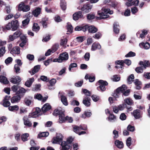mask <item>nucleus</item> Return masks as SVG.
I'll return each mask as SVG.
<instances>
[{
  "instance_id": "nucleus-1",
  "label": "nucleus",
  "mask_w": 150,
  "mask_h": 150,
  "mask_svg": "<svg viewBox=\"0 0 150 150\" xmlns=\"http://www.w3.org/2000/svg\"><path fill=\"white\" fill-rule=\"evenodd\" d=\"M113 13V12L112 11L110 10L108 8L103 7L101 10L98 11V14L99 16L97 17V18L98 20L105 19L109 17V15L107 14L108 13L112 14Z\"/></svg>"
},
{
  "instance_id": "nucleus-2",
  "label": "nucleus",
  "mask_w": 150,
  "mask_h": 150,
  "mask_svg": "<svg viewBox=\"0 0 150 150\" xmlns=\"http://www.w3.org/2000/svg\"><path fill=\"white\" fill-rule=\"evenodd\" d=\"M139 64L141 66L137 67L135 69L136 71L138 73H142L143 72L144 69H146V67L149 66V61H140Z\"/></svg>"
},
{
  "instance_id": "nucleus-3",
  "label": "nucleus",
  "mask_w": 150,
  "mask_h": 150,
  "mask_svg": "<svg viewBox=\"0 0 150 150\" xmlns=\"http://www.w3.org/2000/svg\"><path fill=\"white\" fill-rule=\"evenodd\" d=\"M30 9V6L28 5H25L23 2H21L18 5V10L19 11L26 12L28 11Z\"/></svg>"
},
{
  "instance_id": "nucleus-4",
  "label": "nucleus",
  "mask_w": 150,
  "mask_h": 150,
  "mask_svg": "<svg viewBox=\"0 0 150 150\" xmlns=\"http://www.w3.org/2000/svg\"><path fill=\"white\" fill-rule=\"evenodd\" d=\"M63 136L60 133L57 134L56 137H53L52 141V142L53 144H60L63 141Z\"/></svg>"
},
{
  "instance_id": "nucleus-5",
  "label": "nucleus",
  "mask_w": 150,
  "mask_h": 150,
  "mask_svg": "<svg viewBox=\"0 0 150 150\" xmlns=\"http://www.w3.org/2000/svg\"><path fill=\"white\" fill-rule=\"evenodd\" d=\"M99 83V86L97 88V89H98L99 88L100 90L102 91H104L106 90L105 86H107L108 84V83L106 81H104L103 80H99L98 81Z\"/></svg>"
},
{
  "instance_id": "nucleus-6",
  "label": "nucleus",
  "mask_w": 150,
  "mask_h": 150,
  "mask_svg": "<svg viewBox=\"0 0 150 150\" xmlns=\"http://www.w3.org/2000/svg\"><path fill=\"white\" fill-rule=\"evenodd\" d=\"M92 6L88 4L84 5L81 8V10L84 13H87L90 12L92 8Z\"/></svg>"
},
{
  "instance_id": "nucleus-7",
  "label": "nucleus",
  "mask_w": 150,
  "mask_h": 150,
  "mask_svg": "<svg viewBox=\"0 0 150 150\" xmlns=\"http://www.w3.org/2000/svg\"><path fill=\"white\" fill-rule=\"evenodd\" d=\"M87 129V127L86 126L83 127L82 126H78L75 125L73 127L74 131L77 134H78L79 131L81 130H86Z\"/></svg>"
},
{
  "instance_id": "nucleus-8",
  "label": "nucleus",
  "mask_w": 150,
  "mask_h": 150,
  "mask_svg": "<svg viewBox=\"0 0 150 150\" xmlns=\"http://www.w3.org/2000/svg\"><path fill=\"white\" fill-rule=\"evenodd\" d=\"M128 1L126 3V5L129 7L132 5L137 6L138 5L139 1V0H127Z\"/></svg>"
},
{
  "instance_id": "nucleus-9",
  "label": "nucleus",
  "mask_w": 150,
  "mask_h": 150,
  "mask_svg": "<svg viewBox=\"0 0 150 150\" xmlns=\"http://www.w3.org/2000/svg\"><path fill=\"white\" fill-rule=\"evenodd\" d=\"M73 18L75 21L77 20L79 18H83L82 12L79 11L75 13L73 15Z\"/></svg>"
},
{
  "instance_id": "nucleus-10",
  "label": "nucleus",
  "mask_w": 150,
  "mask_h": 150,
  "mask_svg": "<svg viewBox=\"0 0 150 150\" xmlns=\"http://www.w3.org/2000/svg\"><path fill=\"white\" fill-rule=\"evenodd\" d=\"M59 57L60 60H61V62H62L68 59L69 55L68 53L65 52L60 54Z\"/></svg>"
},
{
  "instance_id": "nucleus-11",
  "label": "nucleus",
  "mask_w": 150,
  "mask_h": 150,
  "mask_svg": "<svg viewBox=\"0 0 150 150\" xmlns=\"http://www.w3.org/2000/svg\"><path fill=\"white\" fill-rule=\"evenodd\" d=\"M61 143V146L62 147V148H60V150H66L69 149L71 146L70 144H69L68 143L65 141H63Z\"/></svg>"
},
{
  "instance_id": "nucleus-12",
  "label": "nucleus",
  "mask_w": 150,
  "mask_h": 150,
  "mask_svg": "<svg viewBox=\"0 0 150 150\" xmlns=\"http://www.w3.org/2000/svg\"><path fill=\"white\" fill-rule=\"evenodd\" d=\"M33 98L30 96L25 97L24 100L25 104L27 106H29L33 102Z\"/></svg>"
},
{
  "instance_id": "nucleus-13",
  "label": "nucleus",
  "mask_w": 150,
  "mask_h": 150,
  "mask_svg": "<svg viewBox=\"0 0 150 150\" xmlns=\"http://www.w3.org/2000/svg\"><path fill=\"white\" fill-rule=\"evenodd\" d=\"M10 23L12 27V31H14L16 30L19 25L18 21L16 20H13Z\"/></svg>"
},
{
  "instance_id": "nucleus-14",
  "label": "nucleus",
  "mask_w": 150,
  "mask_h": 150,
  "mask_svg": "<svg viewBox=\"0 0 150 150\" xmlns=\"http://www.w3.org/2000/svg\"><path fill=\"white\" fill-rule=\"evenodd\" d=\"M23 121L24 124L28 127H31L32 126V123L28 120L27 116H25L23 117Z\"/></svg>"
},
{
  "instance_id": "nucleus-15",
  "label": "nucleus",
  "mask_w": 150,
  "mask_h": 150,
  "mask_svg": "<svg viewBox=\"0 0 150 150\" xmlns=\"http://www.w3.org/2000/svg\"><path fill=\"white\" fill-rule=\"evenodd\" d=\"M133 115L134 117L136 119H139L142 117L140 111L138 109L135 110L133 111Z\"/></svg>"
},
{
  "instance_id": "nucleus-16",
  "label": "nucleus",
  "mask_w": 150,
  "mask_h": 150,
  "mask_svg": "<svg viewBox=\"0 0 150 150\" xmlns=\"http://www.w3.org/2000/svg\"><path fill=\"white\" fill-rule=\"evenodd\" d=\"M21 81V78L18 76H16L15 77L11 78L10 81L11 83L16 84L20 82Z\"/></svg>"
},
{
  "instance_id": "nucleus-17",
  "label": "nucleus",
  "mask_w": 150,
  "mask_h": 150,
  "mask_svg": "<svg viewBox=\"0 0 150 150\" xmlns=\"http://www.w3.org/2000/svg\"><path fill=\"white\" fill-rule=\"evenodd\" d=\"M11 53L13 54H19L20 53V48L18 47H14L11 51Z\"/></svg>"
},
{
  "instance_id": "nucleus-18",
  "label": "nucleus",
  "mask_w": 150,
  "mask_h": 150,
  "mask_svg": "<svg viewBox=\"0 0 150 150\" xmlns=\"http://www.w3.org/2000/svg\"><path fill=\"white\" fill-rule=\"evenodd\" d=\"M101 46L100 44L98 43H94L92 46L91 50L92 51H94L100 49Z\"/></svg>"
},
{
  "instance_id": "nucleus-19",
  "label": "nucleus",
  "mask_w": 150,
  "mask_h": 150,
  "mask_svg": "<svg viewBox=\"0 0 150 150\" xmlns=\"http://www.w3.org/2000/svg\"><path fill=\"white\" fill-rule=\"evenodd\" d=\"M34 81V78L33 77L29 78L25 82V85L26 86L28 87H30L32 85Z\"/></svg>"
},
{
  "instance_id": "nucleus-20",
  "label": "nucleus",
  "mask_w": 150,
  "mask_h": 150,
  "mask_svg": "<svg viewBox=\"0 0 150 150\" xmlns=\"http://www.w3.org/2000/svg\"><path fill=\"white\" fill-rule=\"evenodd\" d=\"M90 100V97H85L83 100V103L86 106L89 107L91 105Z\"/></svg>"
},
{
  "instance_id": "nucleus-21",
  "label": "nucleus",
  "mask_w": 150,
  "mask_h": 150,
  "mask_svg": "<svg viewBox=\"0 0 150 150\" xmlns=\"http://www.w3.org/2000/svg\"><path fill=\"white\" fill-rule=\"evenodd\" d=\"M51 108V106L49 103H46L42 108V110L43 112L49 110Z\"/></svg>"
},
{
  "instance_id": "nucleus-22",
  "label": "nucleus",
  "mask_w": 150,
  "mask_h": 150,
  "mask_svg": "<svg viewBox=\"0 0 150 150\" xmlns=\"http://www.w3.org/2000/svg\"><path fill=\"white\" fill-rule=\"evenodd\" d=\"M113 30L115 33L118 34L119 33V26L118 23H115L113 24Z\"/></svg>"
},
{
  "instance_id": "nucleus-23",
  "label": "nucleus",
  "mask_w": 150,
  "mask_h": 150,
  "mask_svg": "<svg viewBox=\"0 0 150 150\" xmlns=\"http://www.w3.org/2000/svg\"><path fill=\"white\" fill-rule=\"evenodd\" d=\"M115 146L119 149L122 148L124 146L123 142L118 140H117L115 142Z\"/></svg>"
},
{
  "instance_id": "nucleus-24",
  "label": "nucleus",
  "mask_w": 150,
  "mask_h": 150,
  "mask_svg": "<svg viewBox=\"0 0 150 150\" xmlns=\"http://www.w3.org/2000/svg\"><path fill=\"white\" fill-rule=\"evenodd\" d=\"M59 121L60 123H62L66 120V117H64V114L63 112L59 115Z\"/></svg>"
},
{
  "instance_id": "nucleus-25",
  "label": "nucleus",
  "mask_w": 150,
  "mask_h": 150,
  "mask_svg": "<svg viewBox=\"0 0 150 150\" xmlns=\"http://www.w3.org/2000/svg\"><path fill=\"white\" fill-rule=\"evenodd\" d=\"M139 46L141 47H143L145 49L147 50L149 48L150 45L149 43L148 42L146 43L142 42L139 44Z\"/></svg>"
},
{
  "instance_id": "nucleus-26",
  "label": "nucleus",
  "mask_w": 150,
  "mask_h": 150,
  "mask_svg": "<svg viewBox=\"0 0 150 150\" xmlns=\"http://www.w3.org/2000/svg\"><path fill=\"white\" fill-rule=\"evenodd\" d=\"M127 89V87L125 85H123L121 87L118 88L117 90L116 91L117 92L120 93H123Z\"/></svg>"
},
{
  "instance_id": "nucleus-27",
  "label": "nucleus",
  "mask_w": 150,
  "mask_h": 150,
  "mask_svg": "<svg viewBox=\"0 0 150 150\" xmlns=\"http://www.w3.org/2000/svg\"><path fill=\"white\" fill-rule=\"evenodd\" d=\"M108 120L111 122H114L117 120V117L113 114H110L108 117Z\"/></svg>"
},
{
  "instance_id": "nucleus-28",
  "label": "nucleus",
  "mask_w": 150,
  "mask_h": 150,
  "mask_svg": "<svg viewBox=\"0 0 150 150\" xmlns=\"http://www.w3.org/2000/svg\"><path fill=\"white\" fill-rule=\"evenodd\" d=\"M41 11V9L38 8L33 10L32 12V14L35 17H37L40 14Z\"/></svg>"
},
{
  "instance_id": "nucleus-29",
  "label": "nucleus",
  "mask_w": 150,
  "mask_h": 150,
  "mask_svg": "<svg viewBox=\"0 0 150 150\" xmlns=\"http://www.w3.org/2000/svg\"><path fill=\"white\" fill-rule=\"evenodd\" d=\"M21 98V97L19 95H17L13 97L11 99V103H13L17 102L20 100Z\"/></svg>"
},
{
  "instance_id": "nucleus-30",
  "label": "nucleus",
  "mask_w": 150,
  "mask_h": 150,
  "mask_svg": "<svg viewBox=\"0 0 150 150\" xmlns=\"http://www.w3.org/2000/svg\"><path fill=\"white\" fill-rule=\"evenodd\" d=\"M85 78L86 79H89V81L91 82H92L94 81L95 79V76H91L87 74L86 75L85 77Z\"/></svg>"
},
{
  "instance_id": "nucleus-31",
  "label": "nucleus",
  "mask_w": 150,
  "mask_h": 150,
  "mask_svg": "<svg viewBox=\"0 0 150 150\" xmlns=\"http://www.w3.org/2000/svg\"><path fill=\"white\" fill-rule=\"evenodd\" d=\"M0 82L4 84H8L9 83L6 77L2 76H0Z\"/></svg>"
},
{
  "instance_id": "nucleus-32",
  "label": "nucleus",
  "mask_w": 150,
  "mask_h": 150,
  "mask_svg": "<svg viewBox=\"0 0 150 150\" xmlns=\"http://www.w3.org/2000/svg\"><path fill=\"white\" fill-rule=\"evenodd\" d=\"M48 20V18H43L42 19L41 23L43 27L44 28H46L47 27V21Z\"/></svg>"
},
{
  "instance_id": "nucleus-33",
  "label": "nucleus",
  "mask_w": 150,
  "mask_h": 150,
  "mask_svg": "<svg viewBox=\"0 0 150 150\" xmlns=\"http://www.w3.org/2000/svg\"><path fill=\"white\" fill-rule=\"evenodd\" d=\"M98 30L93 25L90 26L88 29V32L91 33H94Z\"/></svg>"
},
{
  "instance_id": "nucleus-34",
  "label": "nucleus",
  "mask_w": 150,
  "mask_h": 150,
  "mask_svg": "<svg viewBox=\"0 0 150 150\" xmlns=\"http://www.w3.org/2000/svg\"><path fill=\"white\" fill-rule=\"evenodd\" d=\"M61 101L63 104L65 106H67L68 105V103L67 101L66 97L62 95L61 96Z\"/></svg>"
},
{
  "instance_id": "nucleus-35",
  "label": "nucleus",
  "mask_w": 150,
  "mask_h": 150,
  "mask_svg": "<svg viewBox=\"0 0 150 150\" xmlns=\"http://www.w3.org/2000/svg\"><path fill=\"white\" fill-rule=\"evenodd\" d=\"M60 6L62 10H64L66 8V3L65 0H62L60 1Z\"/></svg>"
},
{
  "instance_id": "nucleus-36",
  "label": "nucleus",
  "mask_w": 150,
  "mask_h": 150,
  "mask_svg": "<svg viewBox=\"0 0 150 150\" xmlns=\"http://www.w3.org/2000/svg\"><path fill=\"white\" fill-rule=\"evenodd\" d=\"M134 83L137 89L139 90L141 88L140 86L141 84V83L138 79H136L134 81Z\"/></svg>"
},
{
  "instance_id": "nucleus-37",
  "label": "nucleus",
  "mask_w": 150,
  "mask_h": 150,
  "mask_svg": "<svg viewBox=\"0 0 150 150\" xmlns=\"http://www.w3.org/2000/svg\"><path fill=\"white\" fill-rule=\"evenodd\" d=\"M8 110L11 111H17L18 110L19 107L17 105L10 106L8 107Z\"/></svg>"
},
{
  "instance_id": "nucleus-38",
  "label": "nucleus",
  "mask_w": 150,
  "mask_h": 150,
  "mask_svg": "<svg viewBox=\"0 0 150 150\" xmlns=\"http://www.w3.org/2000/svg\"><path fill=\"white\" fill-rule=\"evenodd\" d=\"M29 135L27 133L23 134L21 137V139L23 142L27 141L28 140V137Z\"/></svg>"
},
{
  "instance_id": "nucleus-39",
  "label": "nucleus",
  "mask_w": 150,
  "mask_h": 150,
  "mask_svg": "<svg viewBox=\"0 0 150 150\" xmlns=\"http://www.w3.org/2000/svg\"><path fill=\"white\" fill-rule=\"evenodd\" d=\"M67 34H69L72 33L73 30V28L71 25L70 24L68 25L67 26Z\"/></svg>"
},
{
  "instance_id": "nucleus-40",
  "label": "nucleus",
  "mask_w": 150,
  "mask_h": 150,
  "mask_svg": "<svg viewBox=\"0 0 150 150\" xmlns=\"http://www.w3.org/2000/svg\"><path fill=\"white\" fill-rule=\"evenodd\" d=\"M40 68V65H37L34 67L33 69L32 70V74L33 75L37 72L39 70Z\"/></svg>"
},
{
  "instance_id": "nucleus-41",
  "label": "nucleus",
  "mask_w": 150,
  "mask_h": 150,
  "mask_svg": "<svg viewBox=\"0 0 150 150\" xmlns=\"http://www.w3.org/2000/svg\"><path fill=\"white\" fill-rule=\"evenodd\" d=\"M40 29V27L37 23H34L33 27V30L34 31L37 32Z\"/></svg>"
},
{
  "instance_id": "nucleus-42",
  "label": "nucleus",
  "mask_w": 150,
  "mask_h": 150,
  "mask_svg": "<svg viewBox=\"0 0 150 150\" xmlns=\"http://www.w3.org/2000/svg\"><path fill=\"white\" fill-rule=\"evenodd\" d=\"M134 78V75L133 74L131 75L127 79V82L129 84H131L133 81Z\"/></svg>"
},
{
  "instance_id": "nucleus-43",
  "label": "nucleus",
  "mask_w": 150,
  "mask_h": 150,
  "mask_svg": "<svg viewBox=\"0 0 150 150\" xmlns=\"http://www.w3.org/2000/svg\"><path fill=\"white\" fill-rule=\"evenodd\" d=\"M6 52L5 47L3 46L0 48V57L4 55Z\"/></svg>"
},
{
  "instance_id": "nucleus-44",
  "label": "nucleus",
  "mask_w": 150,
  "mask_h": 150,
  "mask_svg": "<svg viewBox=\"0 0 150 150\" xmlns=\"http://www.w3.org/2000/svg\"><path fill=\"white\" fill-rule=\"evenodd\" d=\"M85 39V37H84L81 36L76 37V40L78 42L81 43Z\"/></svg>"
},
{
  "instance_id": "nucleus-45",
  "label": "nucleus",
  "mask_w": 150,
  "mask_h": 150,
  "mask_svg": "<svg viewBox=\"0 0 150 150\" xmlns=\"http://www.w3.org/2000/svg\"><path fill=\"white\" fill-rule=\"evenodd\" d=\"M49 133L47 132H42L39 134L38 136L39 137H45L48 136Z\"/></svg>"
},
{
  "instance_id": "nucleus-46",
  "label": "nucleus",
  "mask_w": 150,
  "mask_h": 150,
  "mask_svg": "<svg viewBox=\"0 0 150 150\" xmlns=\"http://www.w3.org/2000/svg\"><path fill=\"white\" fill-rule=\"evenodd\" d=\"M124 101L128 105H131L133 103V100L130 98H127L125 99Z\"/></svg>"
},
{
  "instance_id": "nucleus-47",
  "label": "nucleus",
  "mask_w": 150,
  "mask_h": 150,
  "mask_svg": "<svg viewBox=\"0 0 150 150\" xmlns=\"http://www.w3.org/2000/svg\"><path fill=\"white\" fill-rule=\"evenodd\" d=\"M39 116V115L35 112L30 113L29 114V117L33 118H36Z\"/></svg>"
},
{
  "instance_id": "nucleus-48",
  "label": "nucleus",
  "mask_w": 150,
  "mask_h": 150,
  "mask_svg": "<svg viewBox=\"0 0 150 150\" xmlns=\"http://www.w3.org/2000/svg\"><path fill=\"white\" fill-rule=\"evenodd\" d=\"M135 55L136 54L134 52L130 51L125 55V57H133L135 56Z\"/></svg>"
},
{
  "instance_id": "nucleus-49",
  "label": "nucleus",
  "mask_w": 150,
  "mask_h": 150,
  "mask_svg": "<svg viewBox=\"0 0 150 150\" xmlns=\"http://www.w3.org/2000/svg\"><path fill=\"white\" fill-rule=\"evenodd\" d=\"M115 64H116L120 66L121 69H122L123 65V61L122 60H117L115 61Z\"/></svg>"
},
{
  "instance_id": "nucleus-50",
  "label": "nucleus",
  "mask_w": 150,
  "mask_h": 150,
  "mask_svg": "<svg viewBox=\"0 0 150 150\" xmlns=\"http://www.w3.org/2000/svg\"><path fill=\"white\" fill-rule=\"evenodd\" d=\"M30 21V19L29 18H27L25 20H23L22 23L23 26H25L28 25Z\"/></svg>"
},
{
  "instance_id": "nucleus-51",
  "label": "nucleus",
  "mask_w": 150,
  "mask_h": 150,
  "mask_svg": "<svg viewBox=\"0 0 150 150\" xmlns=\"http://www.w3.org/2000/svg\"><path fill=\"white\" fill-rule=\"evenodd\" d=\"M95 14L91 13L88 14L87 16V19L90 20L95 18Z\"/></svg>"
},
{
  "instance_id": "nucleus-52",
  "label": "nucleus",
  "mask_w": 150,
  "mask_h": 150,
  "mask_svg": "<svg viewBox=\"0 0 150 150\" xmlns=\"http://www.w3.org/2000/svg\"><path fill=\"white\" fill-rule=\"evenodd\" d=\"M77 64L76 63H72L71 64L69 67V71H71V69L73 68L76 67Z\"/></svg>"
},
{
  "instance_id": "nucleus-53",
  "label": "nucleus",
  "mask_w": 150,
  "mask_h": 150,
  "mask_svg": "<svg viewBox=\"0 0 150 150\" xmlns=\"http://www.w3.org/2000/svg\"><path fill=\"white\" fill-rule=\"evenodd\" d=\"M21 34V32L19 30H18L13 34V35L16 39Z\"/></svg>"
},
{
  "instance_id": "nucleus-54",
  "label": "nucleus",
  "mask_w": 150,
  "mask_h": 150,
  "mask_svg": "<svg viewBox=\"0 0 150 150\" xmlns=\"http://www.w3.org/2000/svg\"><path fill=\"white\" fill-rule=\"evenodd\" d=\"M142 32V33L140 34V37L142 38H144V36L147 34L148 31L146 30H143Z\"/></svg>"
},
{
  "instance_id": "nucleus-55",
  "label": "nucleus",
  "mask_w": 150,
  "mask_h": 150,
  "mask_svg": "<svg viewBox=\"0 0 150 150\" xmlns=\"http://www.w3.org/2000/svg\"><path fill=\"white\" fill-rule=\"evenodd\" d=\"M2 105L5 107H7L10 105V103L9 101H6L3 100V103Z\"/></svg>"
},
{
  "instance_id": "nucleus-56",
  "label": "nucleus",
  "mask_w": 150,
  "mask_h": 150,
  "mask_svg": "<svg viewBox=\"0 0 150 150\" xmlns=\"http://www.w3.org/2000/svg\"><path fill=\"white\" fill-rule=\"evenodd\" d=\"M27 108L25 107H21L20 109V113L21 114L27 112Z\"/></svg>"
},
{
  "instance_id": "nucleus-57",
  "label": "nucleus",
  "mask_w": 150,
  "mask_h": 150,
  "mask_svg": "<svg viewBox=\"0 0 150 150\" xmlns=\"http://www.w3.org/2000/svg\"><path fill=\"white\" fill-rule=\"evenodd\" d=\"M127 129L130 132H133L134 131L135 128L134 126L129 125L127 127Z\"/></svg>"
},
{
  "instance_id": "nucleus-58",
  "label": "nucleus",
  "mask_w": 150,
  "mask_h": 150,
  "mask_svg": "<svg viewBox=\"0 0 150 150\" xmlns=\"http://www.w3.org/2000/svg\"><path fill=\"white\" fill-rule=\"evenodd\" d=\"M19 88L18 85H14L11 87L12 90L14 92H15L18 90Z\"/></svg>"
},
{
  "instance_id": "nucleus-59",
  "label": "nucleus",
  "mask_w": 150,
  "mask_h": 150,
  "mask_svg": "<svg viewBox=\"0 0 150 150\" xmlns=\"http://www.w3.org/2000/svg\"><path fill=\"white\" fill-rule=\"evenodd\" d=\"M131 138L130 137H128L126 140V145L128 147H130V145H131Z\"/></svg>"
},
{
  "instance_id": "nucleus-60",
  "label": "nucleus",
  "mask_w": 150,
  "mask_h": 150,
  "mask_svg": "<svg viewBox=\"0 0 150 150\" xmlns=\"http://www.w3.org/2000/svg\"><path fill=\"white\" fill-rule=\"evenodd\" d=\"M63 111H62L61 110H59L58 109H56L54 111L53 113V115H54L57 116V115H59Z\"/></svg>"
},
{
  "instance_id": "nucleus-61",
  "label": "nucleus",
  "mask_w": 150,
  "mask_h": 150,
  "mask_svg": "<svg viewBox=\"0 0 150 150\" xmlns=\"http://www.w3.org/2000/svg\"><path fill=\"white\" fill-rule=\"evenodd\" d=\"M120 77L117 75H114L112 78V79L115 81H117L120 80Z\"/></svg>"
},
{
  "instance_id": "nucleus-62",
  "label": "nucleus",
  "mask_w": 150,
  "mask_h": 150,
  "mask_svg": "<svg viewBox=\"0 0 150 150\" xmlns=\"http://www.w3.org/2000/svg\"><path fill=\"white\" fill-rule=\"evenodd\" d=\"M89 26L88 25H85L84 26H82V31L85 32L87 31L88 30V29Z\"/></svg>"
},
{
  "instance_id": "nucleus-63",
  "label": "nucleus",
  "mask_w": 150,
  "mask_h": 150,
  "mask_svg": "<svg viewBox=\"0 0 150 150\" xmlns=\"http://www.w3.org/2000/svg\"><path fill=\"white\" fill-rule=\"evenodd\" d=\"M34 98L39 100H41L42 98V96L40 94H37L35 95Z\"/></svg>"
},
{
  "instance_id": "nucleus-64",
  "label": "nucleus",
  "mask_w": 150,
  "mask_h": 150,
  "mask_svg": "<svg viewBox=\"0 0 150 150\" xmlns=\"http://www.w3.org/2000/svg\"><path fill=\"white\" fill-rule=\"evenodd\" d=\"M90 57V54L89 52H86L85 54L84 58L85 60L86 61H88L89 60Z\"/></svg>"
}]
</instances>
